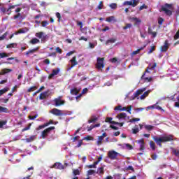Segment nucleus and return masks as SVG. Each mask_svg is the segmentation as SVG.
<instances>
[{
  "label": "nucleus",
  "mask_w": 179,
  "mask_h": 179,
  "mask_svg": "<svg viewBox=\"0 0 179 179\" xmlns=\"http://www.w3.org/2000/svg\"><path fill=\"white\" fill-rule=\"evenodd\" d=\"M123 5L124 6H133V8H135V6L138 5V1L133 0V1H124L123 3Z\"/></svg>",
  "instance_id": "nucleus-13"
},
{
  "label": "nucleus",
  "mask_w": 179,
  "mask_h": 179,
  "mask_svg": "<svg viewBox=\"0 0 179 179\" xmlns=\"http://www.w3.org/2000/svg\"><path fill=\"white\" fill-rule=\"evenodd\" d=\"M56 17H57V19H58V22H59H59H61V13H58V12H57L56 13Z\"/></svg>",
  "instance_id": "nucleus-56"
},
{
  "label": "nucleus",
  "mask_w": 179,
  "mask_h": 179,
  "mask_svg": "<svg viewBox=\"0 0 179 179\" xmlns=\"http://www.w3.org/2000/svg\"><path fill=\"white\" fill-rule=\"evenodd\" d=\"M126 148L128 149V150H132V149H134V146H132L131 144L129 143H127L125 144Z\"/></svg>",
  "instance_id": "nucleus-50"
},
{
  "label": "nucleus",
  "mask_w": 179,
  "mask_h": 179,
  "mask_svg": "<svg viewBox=\"0 0 179 179\" xmlns=\"http://www.w3.org/2000/svg\"><path fill=\"white\" fill-rule=\"evenodd\" d=\"M0 101H1L2 103H8V101H9V98H7V99H3V98H1L0 99Z\"/></svg>",
  "instance_id": "nucleus-61"
},
{
  "label": "nucleus",
  "mask_w": 179,
  "mask_h": 179,
  "mask_svg": "<svg viewBox=\"0 0 179 179\" xmlns=\"http://www.w3.org/2000/svg\"><path fill=\"white\" fill-rule=\"evenodd\" d=\"M172 150V155H174L176 157H178L179 159V150H177L174 148H171Z\"/></svg>",
  "instance_id": "nucleus-21"
},
{
  "label": "nucleus",
  "mask_w": 179,
  "mask_h": 179,
  "mask_svg": "<svg viewBox=\"0 0 179 179\" xmlns=\"http://www.w3.org/2000/svg\"><path fill=\"white\" fill-rule=\"evenodd\" d=\"M149 93H150L149 91L145 92L141 96V99L143 100V99H145V97H148V96H149Z\"/></svg>",
  "instance_id": "nucleus-38"
},
{
  "label": "nucleus",
  "mask_w": 179,
  "mask_h": 179,
  "mask_svg": "<svg viewBox=\"0 0 179 179\" xmlns=\"http://www.w3.org/2000/svg\"><path fill=\"white\" fill-rule=\"evenodd\" d=\"M19 17H22V14L20 13H18L17 15H14L13 17L15 20L19 19Z\"/></svg>",
  "instance_id": "nucleus-64"
},
{
  "label": "nucleus",
  "mask_w": 179,
  "mask_h": 179,
  "mask_svg": "<svg viewBox=\"0 0 179 179\" xmlns=\"http://www.w3.org/2000/svg\"><path fill=\"white\" fill-rule=\"evenodd\" d=\"M105 122H108L109 124H117V122L113 121V117H107L105 120Z\"/></svg>",
  "instance_id": "nucleus-25"
},
{
  "label": "nucleus",
  "mask_w": 179,
  "mask_h": 179,
  "mask_svg": "<svg viewBox=\"0 0 179 179\" xmlns=\"http://www.w3.org/2000/svg\"><path fill=\"white\" fill-rule=\"evenodd\" d=\"M150 108H157V110H162V107H160V106L156 107V105L147 107V110H150Z\"/></svg>",
  "instance_id": "nucleus-43"
},
{
  "label": "nucleus",
  "mask_w": 179,
  "mask_h": 179,
  "mask_svg": "<svg viewBox=\"0 0 179 179\" xmlns=\"http://www.w3.org/2000/svg\"><path fill=\"white\" fill-rule=\"evenodd\" d=\"M144 128H145V129L147 131H153V128H155V127L150 125V124H145L144 126Z\"/></svg>",
  "instance_id": "nucleus-33"
},
{
  "label": "nucleus",
  "mask_w": 179,
  "mask_h": 179,
  "mask_svg": "<svg viewBox=\"0 0 179 179\" xmlns=\"http://www.w3.org/2000/svg\"><path fill=\"white\" fill-rule=\"evenodd\" d=\"M138 132H139V128L136 127L132 129V134H134V135L138 134Z\"/></svg>",
  "instance_id": "nucleus-58"
},
{
  "label": "nucleus",
  "mask_w": 179,
  "mask_h": 179,
  "mask_svg": "<svg viewBox=\"0 0 179 179\" xmlns=\"http://www.w3.org/2000/svg\"><path fill=\"white\" fill-rule=\"evenodd\" d=\"M13 70L12 69H3L0 72V75H6V73H9L10 72H13Z\"/></svg>",
  "instance_id": "nucleus-20"
},
{
  "label": "nucleus",
  "mask_w": 179,
  "mask_h": 179,
  "mask_svg": "<svg viewBox=\"0 0 179 179\" xmlns=\"http://www.w3.org/2000/svg\"><path fill=\"white\" fill-rule=\"evenodd\" d=\"M137 121H141L140 118H133L129 120V122H136Z\"/></svg>",
  "instance_id": "nucleus-63"
},
{
  "label": "nucleus",
  "mask_w": 179,
  "mask_h": 179,
  "mask_svg": "<svg viewBox=\"0 0 179 179\" xmlns=\"http://www.w3.org/2000/svg\"><path fill=\"white\" fill-rule=\"evenodd\" d=\"M36 139V136H31L29 138L25 139L26 142L28 143L30 142H33Z\"/></svg>",
  "instance_id": "nucleus-29"
},
{
  "label": "nucleus",
  "mask_w": 179,
  "mask_h": 179,
  "mask_svg": "<svg viewBox=\"0 0 179 179\" xmlns=\"http://www.w3.org/2000/svg\"><path fill=\"white\" fill-rule=\"evenodd\" d=\"M50 90H48L46 92H44L43 93H41L39 95V100H44L46 97H48L50 96Z\"/></svg>",
  "instance_id": "nucleus-15"
},
{
  "label": "nucleus",
  "mask_w": 179,
  "mask_h": 179,
  "mask_svg": "<svg viewBox=\"0 0 179 179\" xmlns=\"http://www.w3.org/2000/svg\"><path fill=\"white\" fill-rule=\"evenodd\" d=\"M20 6L19 4L9 6L7 10H6V8L5 7H1V10L3 13H6V12H7V15H10V13H12V9H15L17 6Z\"/></svg>",
  "instance_id": "nucleus-6"
},
{
  "label": "nucleus",
  "mask_w": 179,
  "mask_h": 179,
  "mask_svg": "<svg viewBox=\"0 0 179 179\" xmlns=\"http://www.w3.org/2000/svg\"><path fill=\"white\" fill-rule=\"evenodd\" d=\"M73 176H80V171L79 169H73Z\"/></svg>",
  "instance_id": "nucleus-44"
},
{
  "label": "nucleus",
  "mask_w": 179,
  "mask_h": 179,
  "mask_svg": "<svg viewBox=\"0 0 179 179\" xmlns=\"http://www.w3.org/2000/svg\"><path fill=\"white\" fill-rule=\"evenodd\" d=\"M115 17L114 16H110L106 18V22H108L109 23H110V22H113V20H114Z\"/></svg>",
  "instance_id": "nucleus-52"
},
{
  "label": "nucleus",
  "mask_w": 179,
  "mask_h": 179,
  "mask_svg": "<svg viewBox=\"0 0 179 179\" xmlns=\"http://www.w3.org/2000/svg\"><path fill=\"white\" fill-rule=\"evenodd\" d=\"M38 43H40V40L37 38H34L31 41H29V44H32V45L38 44Z\"/></svg>",
  "instance_id": "nucleus-22"
},
{
  "label": "nucleus",
  "mask_w": 179,
  "mask_h": 179,
  "mask_svg": "<svg viewBox=\"0 0 179 179\" xmlns=\"http://www.w3.org/2000/svg\"><path fill=\"white\" fill-rule=\"evenodd\" d=\"M48 24H49V22L47 20L42 21L41 22L42 27H46L47 26H48Z\"/></svg>",
  "instance_id": "nucleus-47"
},
{
  "label": "nucleus",
  "mask_w": 179,
  "mask_h": 179,
  "mask_svg": "<svg viewBox=\"0 0 179 179\" xmlns=\"http://www.w3.org/2000/svg\"><path fill=\"white\" fill-rule=\"evenodd\" d=\"M9 34L8 31L5 32L1 36H0V41H2V40H5L6 38V36Z\"/></svg>",
  "instance_id": "nucleus-40"
},
{
  "label": "nucleus",
  "mask_w": 179,
  "mask_h": 179,
  "mask_svg": "<svg viewBox=\"0 0 179 179\" xmlns=\"http://www.w3.org/2000/svg\"><path fill=\"white\" fill-rule=\"evenodd\" d=\"M35 36L37 37V38H40L42 43H45V41H47V38L48 37L43 31L36 33Z\"/></svg>",
  "instance_id": "nucleus-9"
},
{
  "label": "nucleus",
  "mask_w": 179,
  "mask_h": 179,
  "mask_svg": "<svg viewBox=\"0 0 179 179\" xmlns=\"http://www.w3.org/2000/svg\"><path fill=\"white\" fill-rule=\"evenodd\" d=\"M96 69L98 71H101V72H103V68H104V57H97L96 59V64L95 65Z\"/></svg>",
  "instance_id": "nucleus-4"
},
{
  "label": "nucleus",
  "mask_w": 179,
  "mask_h": 179,
  "mask_svg": "<svg viewBox=\"0 0 179 179\" xmlns=\"http://www.w3.org/2000/svg\"><path fill=\"white\" fill-rule=\"evenodd\" d=\"M62 96H58L53 100L54 106H55V107H59L65 104V101L62 100Z\"/></svg>",
  "instance_id": "nucleus-7"
},
{
  "label": "nucleus",
  "mask_w": 179,
  "mask_h": 179,
  "mask_svg": "<svg viewBox=\"0 0 179 179\" xmlns=\"http://www.w3.org/2000/svg\"><path fill=\"white\" fill-rule=\"evenodd\" d=\"M70 62L71 63V66L68 69V71H71L73 66H76V65H78V62L76 61V56H74L72 57V59L70 60Z\"/></svg>",
  "instance_id": "nucleus-14"
},
{
  "label": "nucleus",
  "mask_w": 179,
  "mask_h": 179,
  "mask_svg": "<svg viewBox=\"0 0 179 179\" xmlns=\"http://www.w3.org/2000/svg\"><path fill=\"white\" fill-rule=\"evenodd\" d=\"M7 122L8 121L6 120L0 121V128H2L3 125H6Z\"/></svg>",
  "instance_id": "nucleus-54"
},
{
  "label": "nucleus",
  "mask_w": 179,
  "mask_h": 179,
  "mask_svg": "<svg viewBox=\"0 0 179 179\" xmlns=\"http://www.w3.org/2000/svg\"><path fill=\"white\" fill-rule=\"evenodd\" d=\"M156 66H157V63L156 62L153 63L152 65V64H149L148 67H147L145 72L141 76V79L144 80V82H145L146 83H148V82H152V80H153V78L149 76L148 73H150V71H149V70L155 71V69H156Z\"/></svg>",
  "instance_id": "nucleus-2"
},
{
  "label": "nucleus",
  "mask_w": 179,
  "mask_h": 179,
  "mask_svg": "<svg viewBox=\"0 0 179 179\" xmlns=\"http://www.w3.org/2000/svg\"><path fill=\"white\" fill-rule=\"evenodd\" d=\"M97 164H99V162H95L94 164L89 165L88 169H96Z\"/></svg>",
  "instance_id": "nucleus-41"
},
{
  "label": "nucleus",
  "mask_w": 179,
  "mask_h": 179,
  "mask_svg": "<svg viewBox=\"0 0 179 179\" xmlns=\"http://www.w3.org/2000/svg\"><path fill=\"white\" fill-rule=\"evenodd\" d=\"M50 113L51 114H53V115H56L57 117H61V115H64V113H62V110L57 108L52 109Z\"/></svg>",
  "instance_id": "nucleus-11"
},
{
  "label": "nucleus",
  "mask_w": 179,
  "mask_h": 179,
  "mask_svg": "<svg viewBox=\"0 0 179 179\" xmlns=\"http://www.w3.org/2000/svg\"><path fill=\"white\" fill-rule=\"evenodd\" d=\"M169 48H170V43H169L168 40H166L164 41V45L161 46L160 51L161 52H166Z\"/></svg>",
  "instance_id": "nucleus-10"
},
{
  "label": "nucleus",
  "mask_w": 179,
  "mask_h": 179,
  "mask_svg": "<svg viewBox=\"0 0 179 179\" xmlns=\"http://www.w3.org/2000/svg\"><path fill=\"white\" fill-rule=\"evenodd\" d=\"M115 41H117V39L114 38H112L110 39L107 40L106 44H109V43L113 44V43H115Z\"/></svg>",
  "instance_id": "nucleus-39"
},
{
  "label": "nucleus",
  "mask_w": 179,
  "mask_h": 179,
  "mask_svg": "<svg viewBox=\"0 0 179 179\" xmlns=\"http://www.w3.org/2000/svg\"><path fill=\"white\" fill-rule=\"evenodd\" d=\"M45 127H47L46 123L38 126V128H36V131H40V129H43L45 128Z\"/></svg>",
  "instance_id": "nucleus-46"
},
{
  "label": "nucleus",
  "mask_w": 179,
  "mask_h": 179,
  "mask_svg": "<svg viewBox=\"0 0 179 179\" xmlns=\"http://www.w3.org/2000/svg\"><path fill=\"white\" fill-rule=\"evenodd\" d=\"M178 38H179V29L173 36V40H178Z\"/></svg>",
  "instance_id": "nucleus-57"
},
{
  "label": "nucleus",
  "mask_w": 179,
  "mask_h": 179,
  "mask_svg": "<svg viewBox=\"0 0 179 179\" xmlns=\"http://www.w3.org/2000/svg\"><path fill=\"white\" fill-rule=\"evenodd\" d=\"M9 55L6 52H0V58H6Z\"/></svg>",
  "instance_id": "nucleus-45"
},
{
  "label": "nucleus",
  "mask_w": 179,
  "mask_h": 179,
  "mask_svg": "<svg viewBox=\"0 0 179 179\" xmlns=\"http://www.w3.org/2000/svg\"><path fill=\"white\" fill-rule=\"evenodd\" d=\"M117 118H118V120H124V118H127V113H120L117 115Z\"/></svg>",
  "instance_id": "nucleus-26"
},
{
  "label": "nucleus",
  "mask_w": 179,
  "mask_h": 179,
  "mask_svg": "<svg viewBox=\"0 0 179 179\" xmlns=\"http://www.w3.org/2000/svg\"><path fill=\"white\" fill-rule=\"evenodd\" d=\"M54 129H55V127H50L43 130L41 133L42 139H45V138L48 136V134H50V132Z\"/></svg>",
  "instance_id": "nucleus-8"
},
{
  "label": "nucleus",
  "mask_w": 179,
  "mask_h": 179,
  "mask_svg": "<svg viewBox=\"0 0 179 179\" xmlns=\"http://www.w3.org/2000/svg\"><path fill=\"white\" fill-rule=\"evenodd\" d=\"M110 8H111V9H117V3H113L110 4Z\"/></svg>",
  "instance_id": "nucleus-59"
},
{
  "label": "nucleus",
  "mask_w": 179,
  "mask_h": 179,
  "mask_svg": "<svg viewBox=\"0 0 179 179\" xmlns=\"http://www.w3.org/2000/svg\"><path fill=\"white\" fill-rule=\"evenodd\" d=\"M122 106L121 105H119L116 107H115L114 110L115 111H122Z\"/></svg>",
  "instance_id": "nucleus-51"
},
{
  "label": "nucleus",
  "mask_w": 179,
  "mask_h": 179,
  "mask_svg": "<svg viewBox=\"0 0 179 179\" xmlns=\"http://www.w3.org/2000/svg\"><path fill=\"white\" fill-rule=\"evenodd\" d=\"M84 141H93V137L92 136H87L84 138Z\"/></svg>",
  "instance_id": "nucleus-62"
},
{
  "label": "nucleus",
  "mask_w": 179,
  "mask_h": 179,
  "mask_svg": "<svg viewBox=\"0 0 179 179\" xmlns=\"http://www.w3.org/2000/svg\"><path fill=\"white\" fill-rule=\"evenodd\" d=\"M130 19L131 22H134V26H139L142 23V20L136 17H133Z\"/></svg>",
  "instance_id": "nucleus-16"
},
{
  "label": "nucleus",
  "mask_w": 179,
  "mask_h": 179,
  "mask_svg": "<svg viewBox=\"0 0 179 179\" xmlns=\"http://www.w3.org/2000/svg\"><path fill=\"white\" fill-rule=\"evenodd\" d=\"M0 113H9V109H8V108L0 106Z\"/></svg>",
  "instance_id": "nucleus-35"
},
{
  "label": "nucleus",
  "mask_w": 179,
  "mask_h": 179,
  "mask_svg": "<svg viewBox=\"0 0 179 179\" xmlns=\"http://www.w3.org/2000/svg\"><path fill=\"white\" fill-rule=\"evenodd\" d=\"M171 8H173V4H169L166 3L164 6H162L161 10H162V12H164V13L166 14L167 16H171V15H173V11L169 10L171 9Z\"/></svg>",
  "instance_id": "nucleus-3"
},
{
  "label": "nucleus",
  "mask_w": 179,
  "mask_h": 179,
  "mask_svg": "<svg viewBox=\"0 0 179 179\" xmlns=\"http://www.w3.org/2000/svg\"><path fill=\"white\" fill-rule=\"evenodd\" d=\"M31 127V123L28 124L27 127H24V129H22L21 130L22 132H24L26 131H29V129H30Z\"/></svg>",
  "instance_id": "nucleus-42"
},
{
  "label": "nucleus",
  "mask_w": 179,
  "mask_h": 179,
  "mask_svg": "<svg viewBox=\"0 0 179 179\" xmlns=\"http://www.w3.org/2000/svg\"><path fill=\"white\" fill-rule=\"evenodd\" d=\"M80 90H79L78 88H73L71 89L70 91L71 94H73V96H76Z\"/></svg>",
  "instance_id": "nucleus-24"
},
{
  "label": "nucleus",
  "mask_w": 179,
  "mask_h": 179,
  "mask_svg": "<svg viewBox=\"0 0 179 179\" xmlns=\"http://www.w3.org/2000/svg\"><path fill=\"white\" fill-rule=\"evenodd\" d=\"M103 141H104V138H103V137H101V136H99L98 140L96 141V145L98 146H100V145H101L103 143Z\"/></svg>",
  "instance_id": "nucleus-31"
},
{
  "label": "nucleus",
  "mask_w": 179,
  "mask_h": 179,
  "mask_svg": "<svg viewBox=\"0 0 179 179\" xmlns=\"http://www.w3.org/2000/svg\"><path fill=\"white\" fill-rule=\"evenodd\" d=\"M153 51H156V46H152L150 50L148 51V54H152Z\"/></svg>",
  "instance_id": "nucleus-53"
},
{
  "label": "nucleus",
  "mask_w": 179,
  "mask_h": 179,
  "mask_svg": "<svg viewBox=\"0 0 179 179\" xmlns=\"http://www.w3.org/2000/svg\"><path fill=\"white\" fill-rule=\"evenodd\" d=\"M27 31H29V28L24 27V28H22V29H20L17 31H15V35L23 34L24 33H27Z\"/></svg>",
  "instance_id": "nucleus-18"
},
{
  "label": "nucleus",
  "mask_w": 179,
  "mask_h": 179,
  "mask_svg": "<svg viewBox=\"0 0 179 179\" xmlns=\"http://www.w3.org/2000/svg\"><path fill=\"white\" fill-rule=\"evenodd\" d=\"M145 48H146V45H144L143 47L140 48L137 50L133 51V52L131 53V55H136V54H138V52H141V51H142V50H144Z\"/></svg>",
  "instance_id": "nucleus-23"
},
{
  "label": "nucleus",
  "mask_w": 179,
  "mask_h": 179,
  "mask_svg": "<svg viewBox=\"0 0 179 179\" xmlns=\"http://www.w3.org/2000/svg\"><path fill=\"white\" fill-rule=\"evenodd\" d=\"M118 156H120V153L117 151L110 150L108 152V157L110 160H117V159H118Z\"/></svg>",
  "instance_id": "nucleus-5"
},
{
  "label": "nucleus",
  "mask_w": 179,
  "mask_h": 179,
  "mask_svg": "<svg viewBox=\"0 0 179 179\" xmlns=\"http://www.w3.org/2000/svg\"><path fill=\"white\" fill-rule=\"evenodd\" d=\"M153 141H155L156 144L162 148V143H166V142H173L174 141V136L170 134L169 136H162L157 137V136H154L152 137Z\"/></svg>",
  "instance_id": "nucleus-1"
},
{
  "label": "nucleus",
  "mask_w": 179,
  "mask_h": 179,
  "mask_svg": "<svg viewBox=\"0 0 179 179\" xmlns=\"http://www.w3.org/2000/svg\"><path fill=\"white\" fill-rule=\"evenodd\" d=\"M103 6H104V4H103V1H100L97 8L99 10H101V9H103Z\"/></svg>",
  "instance_id": "nucleus-60"
},
{
  "label": "nucleus",
  "mask_w": 179,
  "mask_h": 179,
  "mask_svg": "<svg viewBox=\"0 0 179 179\" xmlns=\"http://www.w3.org/2000/svg\"><path fill=\"white\" fill-rule=\"evenodd\" d=\"M40 50V47H36L32 50H29L25 52V55H29V54H34V52H37Z\"/></svg>",
  "instance_id": "nucleus-19"
},
{
  "label": "nucleus",
  "mask_w": 179,
  "mask_h": 179,
  "mask_svg": "<svg viewBox=\"0 0 179 179\" xmlns=\"http://www.w3.org/2000/svg\"><path fill=\"white\" fill-rule=\"evenodd\" d=\"M96 173L99 174V176H103L104 174V167L101 166L98 168Z\"/></svg>",
  "instance_id": "nucleus-28"
},
{
  "label": "nucleus",
  "mask_w": 179,
  "mask_h": 179,
  "mask_svg": "<svg viewBox=\"0 0 179 179\" xmlns=\"http://www.w3.org/2000/svg\"><path fill=\"white\" fill-rule=\"evenodd\" d=\"M131 27H132V24L131 23L126 24V26L123 27V29L127 30V29H131Z\"/></svg>",
  "instance_id": "nucleus-48"
},
{
  "label": "nucleus",
  "mask_w": 179,
  "mask_h": 179,
  "mask_svg": "<svg viewBox=\"0 0 179 179\" xmlns=\"http://www.w3.org/2000/svg\"><path fill=\"white\" fill-rule=\"evenodd\" d=\"M150 148L152 149V150H156V143L153 141H150Z\"/></svg>",
  "instance_id": "nucleus-32"
},
{
  "label": "nucleus",
  "mask_w": 179,
  "mask_h": 179,
  "mask_svg": "<svg viewBox=\"0 0 179 179\" xmlns=\"http://www.w3.org/2000/svg\"><path fill=\"white\" fill-rule=\"evenodd\" d=\"M38 87L37 86H32L30 87L28 90H27V93H31V92H34V90H37Z\"/></svg>",
  "instance_id": "nucleus-34"
},
{
  "label": "nucleus",
  "mask_w": 179,
  "mask_h": 179,
  "mask_svg": "<svg viewBox=\"0 0 179 179\" xmlns=\"http://www.w3.org/2000/svg\"><path fill=\"white\" fill-rule=\"evenodd\" d=\"M145 92V90H138L135 93H134V97H138V96H140V94H142V93Z\"/></svg>",
  "instance_id": "nucleus-30"
},
{
  "label": "nucleus",
  "mask_w": 179,
  "mask_h": 179,
  "mask_svg": "<svg viewBox=\"0 0 179 179\" xmlns=\"http://www.w3.org/2000/svg\"><path fill=\"white\" fill-rule=\"evenodd\" d=\"M143 110H145V108H136L134 111L136 113H140V111H143Z\"/></svg>",
  "instance_id": "nucleus-55"
},
{
  "label": "nucleus",
  "mask_w": 179,
  "mask_h": 179,
  "mask_svg": "<svg viewBox=\"0 0 179 179\" xmlns=\"http://www.w3.org/2000/svg\"><path fill=\"white\" fill-rule=\"evenodd\" d=\"M58 73H59V69H53V70L52 71V73H50V74L48 76V79H49V80L52 79V78L55 77V75H58Z\"/></svg>",
  "instance_id": "nucleus-17"
},
{
  "label": "nucleus",
  "mask_w": 179,
  "mask_h": 179,
  "mask_svg": "<svg viewBox=\"0 0 179 179\" xmlns=\"http://www.w3.org/2000/svg\"><path fill=\"white\" fill-rule=\"evenodd\" d=\"M94 173H96V171L90 169L87 171V176H93V174H94Z\"/></svg>",
  "instance_id": "nucleus-49"
},
{
  "label": "nucleus",
  "mask_w": 179,
  "mask_h": 179,
  "mask_svg": "<svg viewBox=\"0 0 179 179\" xmlns=\"http://www.w3.org/2000/svg\"><path fill=\"white\" fill-rule=\"evenodd\" d=\"M17 43H10L6 45V48H16Z\"/></svg>",
  "instance_id": "nucleus-36"
},
{
  "label": "nucleus",
  "mask_w": 179,
  "mask_h": 179,
  "mask_svg": "<svg viewBox=\"0 0 179 179\" xmlns=\"http://www.w3.org/2000/svg\"><path fill=\"white\" fill-rule=\"evenodd\" d=\"M9 90L8 87H6L3 90H0V97L1 96H2V94H5V93H6V92H8Z\"/></svg>",
  "instance_id": "nucleus-37"
},
{
  "label": "nucleus",
  "mask_w": 179,
  "mask_h": 179,
  "mask_svg": "<svg viewBox=\"0 0 179 179\" xmlns=\"http://www.w3.org/2000/svg\"><path fill=\"white\" fill-rule=\"evenodd\" d=\"M99 117L96 116H92L90 120H88V124H92L93 122H96V121H98Z\"/></svg>",
  "instance_id": "nucleus-27"
},
{
  "label": "nucleus",
  "mask_w": 179,
  "mask_h": 179,
  "mask_svg": "<svg viewBox=\"0 0 179 179\" xmlns=\"http://www.w3.org/2000/svg\"><path fill=\"white\" fill-rule=\"evenodd\" d=\"M50 169H57V170H64V169H65V166L62 165L61 162H56L52 166H50Z\"/></svg>",
  "instance_id": "nucleus-12"
}]
</instances>
